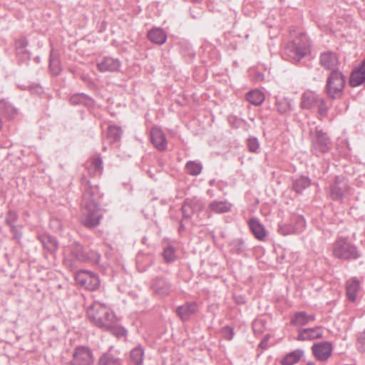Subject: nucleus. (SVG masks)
<instances>
[{
	"mask_svg": "<svg viewBox=\"0 0 365 365\" xmlns=\"http://www.w3.org/2000/svg\"><path fill=\"white\" fill-rule=\"evenodd\" d=\"M98 365H122L121 359L110 350L102 354L98 360Z\"/></svg>",
	"mask_w": 365,
	"mask_h": 365,
	"instance_id": "20",
	"label": "nucleus"
},
{
	"mask_svg": "<svg viewBox=\"0 0 365 365\" xmlns=\"http://www.w3.org/2000/svg\"><path fill=\"white\" fill-rule=\"evenodd\" d=\"M197 303L194 302H187L178 307L176 309V313L181 320L185 322L187 321L192 314H195L197 312Z\"/></svg>",
	"mask_w": 365,
	"mask_h": 365,
	"instance_id": "16",
	"label": "nucleus"
},
{
	"mask_svg": "<svg viewBox=\"0 0 365 365\" xmlns=\"http://www.w3.org/2000/svg\"><path fill=\"white\" fill-rule=\"evenodd\" d=\"M312 349L314 356L319 361H324L327 360L331 355L332 346L330 342L322 341L314 344Z\"/></svg>",
	"mask_w": 365,
	"mask_h": 365,
	"instance_id": "12",
	"label": "nucleus"
},
{
	"mask_svg": "<svg viewBox=\"0 0 365 365\" xmlns=\"http://www.w3.org/2000/svg\"><path fill=\"white\" fill-rule=\"evenodd\" d=\"M148 39L154 43L162 45L167 40L165 32L160 28H154L148 33Z\"/></svg>",
	"mask_w": 365,
	"mask_h": 365,
	"instance_id": "21",
	"label": "nucleus"
},
{
	"mask_svg": "<svg viewBox=\"0 0 365 365\" xmlns=\"http://www.w3.org/2000/svg\"><path fill=\"white\" fill-rule=\"evenodd\" d=\"M290 324L296 327H302L308 324L307 314L305 312H296L291 319Z\"/></svg>",
	"mask_w": 365,
	"mask_h": 365,
	"instance_id": "37",
	"label": "nucleus"
},
{
	"mask_svg": "<svg viewBox=\"0 0 365 365\" xmlns=\"http://www.w3.org/2000/svg\"><path fill=\"white\" fill-rule=\"evenodd\" d=\"M2 127V123H1V120L0 119V129Z\"/></svg>",
	"mask_w": 365,
	"mask_h": 365,
	"instance_id": "58",
	"label": "nucleus"
},
{
	"mask_svg": "<svg viewBox=\"0 0 365 365\" xmlns=\"http://www.w3.org/2000/svg\"><path fill=\"white\" fill-rule=\"evenodd\" d=\"M49 68L53 76H58L61 71V67L58 56L51 53L49 60Z\"/></svg>",
	"mask_w": 365,
	"mask_h": 365,
	"instance_id": "38",
	"label": "nucleus"
},
{
	"mask_svg": "<svg viewBox=\"0 0 365 365\" xmlns=\"http://www.w3.org/2000/svg\"><path fill=\"white\" fill-rule=\"evenodd\" d=\"M181 211L182 213V219L183 220H190L194 213V212L192 210H189V207L186 205V203L184 202L183 205L181 207Z\"/></svg>",
	"mask_w": 365,
	"mask_h": 365,
	"instance_id": "49",
	"label": "nucleus"
},
{
	"mask_svg": "<svg viewBox=\"0 0 365 365\" xmlns=\"http://www.w3.org/2000/svg\"><path fill=\"white\" fill-rule=\"evenodd\" d=\"M356 348L359 352H365V331L359 332L357 334Z\"/></svg>",
	"mask_w": 365,
	"mask_h": 365,
	"instance_id": "45",
	"label": "nucleus"
},
{
	"mask_svg": "<svg viewBox=\"0 0 365 365\" xmlns=\"http://www.w3.org/2000/svg\"><path fill=\"white\" fill-rule=\"evenodd\" d=\"M82 189L81 206L84 209L82 224L88 228L97 227L103 217L99 200L101 195L98 186L91 185L90 181L83 176L81 179Z\"/></svg>",
	"mask_w": 365,
	"mask_h": 365,
	"instance_id": "1",
	"label": "nucleus"
},
{
	"mask_svg": "<svg viewBox=\"0 0 365 365\" xmlns=\"http://www.w3.org/2000/svg\"><path fill=\"white\" fill-rule=\"evenodd\" d=\"M319 101V96L315 93H304L301 97V108L311 109L315 106Z\"/></svg>",
	"mask_w": 365,
	"mask_h": 365,
	"instance_id": "22",
	"label": "nucleus"
},
{
	"mask_svg": "<svg viewBox=\"0 0 365 365\" xmlns=\"http://www.w3.org/2000/svg\"><path fill=\"white\" fill-rule=\"evenodd\" d=\"M304 355L301 349L294 350L286 354L280 361L281 365H294L299 361Z\"/></svg>",
	"mask_w": 365,
	"mask_h": 365,
	"instance_id": "26",
	"label": "nucleus"
},
{
	"mask_svg": "<svg viewBox=\"0 0 365 365\" xmlns=\"http://www.w3.org/2000/svg\"><path fill=\"white\" fill-rule=\"evenodd\" d=\"M359 288L360 282L356 277H352L346 281V294L349 301H356Z\"/></svg>",
	"mask_w": 365,
	"mask_h": 365,
	"instance_id": "19",
	"label": "nucleus"
},
{
	"mask_svg": "<svg viewBox=\"0 0 365 365\" xmlns=\"http://www.w3.org/2000/svg\"><path fill=\"white\" fill-rule=\"evenodd\" d=\"M184 202L189 207V210H192L194 212L203 209V204L199 200L187 199Z\"/></svg>",
	"mask_w": 365,
	"mask_h": 365,
	"instance_id": "42",
	"label": "nucleus"
},
{
	"mask_svg": "<svg viewBox=\"0 0 365 365\" xmlns=\"http://www.w3.org/2000/svg\"><path fill=\"white\" fill-rule=\"evenodd\" d=\"M150 140L153 145L160 151L167 148V140L161 129L154 127L150 130Z\"/></svg>",
	"mask_w": 365,
	"mask_h": 365,
	"instance_id": "14",
	"label": "nucleus"
},
{
	"mask_svg": "<svg viewBox=\"0 0 365 365\" xmlns=\"http://www.w3.org/2000/svg\"><path fill=\"white\" fill-rule=\"evenodd\" d=\"M192 2L199 3L201 2L202 0H191Z\"/></svg>",
	"mask_w": 365,
	"mask_h": 365,
	"instance_id": "56",
	"label": "nucleus"
},
{
	"mask_svg": "<svg viewBox=\"0 0 365 365\" xmlns=\"http://www.w3.org/2000/svg\"><path fill=\"white\" fill-rule=\"evenodd\" d=\"M346 77L339 70H333L329 74L324 88L329 99L341 98L344 95Z\"/></svg>",
	"mask_w": 365,
	"mask_h": 365,
	"instance_id": "4",
	"label": "nucleus"
},
{
	"mask_svg": "<svg viewBox=\"0 0 365 365\" xmlns=\"http://www.w3.org/2000/svg\"><path fill=\"white\" fill-rule=\"evenodd\" d=\"M19 215L16 211L9 210L5 217V224L9 227L15 225V223L18 220Z\"/></svg>",
	"mask_w": 365,
	"mask_h": 365,
	"instance_id": "43",
	"label": "nucleus"
},
{
	"mask_svg": "<svg viewBox=\"0 0 365 365\" xmlns=\"http://www.w3.org/2000/svg\"><path fill=\"white\" fill-rule=\"evenodd\" d=\"M87 170L91 176L101 175L103 170L102 158L99 156L93 158L91 165L87 167Z\"/></svg>",
	"mask_w": 365,
	"mask_h": 365,
	"instance_id": "27",
	"label": "nucleus"
},
{
	"mask_svg": "<svg viewBox=\"0 0 365 365\" xmlns=\"http://www.w3.org/2000/svg\"><path fill=\"white\" fill-rule=\"evenodd\" d=\"M101 255L95 251L90 250L88 252H85L83 260L82 262H88L91 264H97L100 262Z\"/></svg>",
	"mask_w": 365,
	"mask_h": 365,
	"instance_id": "39",
	"label": "nucleus"
},
{
	"mask_svg": "<svg viewBox=\"0 0 365 365\" xmlns=\"http://www.w3.org/2000/svg\"><path fill=\"white\" fill-rule=\"evenodd\" d=\"M120 66V63L118 59L110 57H106L97 63V67L101 72H114L118 71Z\"/></svg>",
	"mask_w": 365,
	"mask_h": 365,
	"instance_id": "17",
	"label": "nucleus"
},
{
	"mask_svg": "<svg viewBox=\"0 0 365 365\" xmlns=\"http://www.w3.org/2000/svg\"><path fill=\"white\" fill-rule=\"evenodd\" d=\"M235 301L238 304H243L246 302L245 298L242 296H235Z\"/></svg>",
	"mask_w": 365,
	"mask_h": 365,
	"instance_id": "52",
	"label": "nucleus"
},
{
	"mask_svg": "<svg viewBox=\"0 0 365 365\" xmlns=\"http://www.w3.org/2000/svg\"><path fill=\"white\" fill-rule=\"evenodd\" d=\"M293 221L295 225L292 223L279 225L278 232L284 236L301 232L305 227L304 219L301 216H297L294 218Z\"/></svg>",
	"mask_w": 365,
	"mask_h": 365,
	"instance_id": "11",
	"label": "nucleus"
},
{
	"mask_svg": "<svg viewBox=\"0 0 365 365\" xmlns=\"http://www.w3.org/2000/svg\"><path fill=\"white\" fill-rule=\"evenodd\" d=\"M64 263L66 266L73 268L76 262H83L85 251L81 245L78 242L72 243L66 250Z\"/></svg>",
	"mask_w": 365,
	"mask_h": 365,
	"instance_id": "10",
	"label": "nucleus"
},
{
	"mask_svg": "<svg viewBox=\"0 0 365 365\" xmlns=\"http://www.w3.org/2000/svg\"><path fill=\"white\" fill-rule=\"evenodd\" d=\"M306 365H314V363L309 361Z\"/></svg>",
	"mask_w": 365,
	"mask_h": 365,
	"instance_id": "57",
	"label": "nucleus"
},
{
	"mask_svg": "<svg viewBox=\"0 0 365 365\" xmlns=\"http://www.w3.org/2000/svg\"><path fill=\"white\" fill-rule=\"evenodd\" d=\"M0 113L8 119H13L17 115V110L5 100H0Z\"/></svg>",
	"mask_w": 365,
	"mask_h": 365,
	"instance_id": "32",
	"label": "nucleus"
},
{
	"mask_svg": "<svg viewBox=\"0 0 365 365\" xmlns=\"http://www.w3.org/2000/svg\"><path fill=\"white\" fill-rule=\"evenodd\" d=\"M259 323V322H254V324H253V329H254V331H256V327L257 326V324Z\"/></svg>",
	"mask_w": 365,
	"mask_h": 365,
	"instance_id": "55",
	"label": "nucleus"
},
{
	"mask_svg": "<svg viewBox=\"0 0 365 365\" xmlns=\"http://www.w3.org/2000/svg\"><path fill=\"white\" fill-rule=\"evenodd\" d=\"M122 130L120 127L116 125H110L107 130V138L110 143L118 142L120 140Z\"/></svg>",
	"mask_w": 365,
	"mask_h": 365,
	"instance_id": "36",
	"label": "nucleus"
},
{
	"mask_svg": "<svg viewBox=\"0 0 365 365\" xmlns=\"http://www.w3.org/2000/svg\"><path fill=\"white\" fill-rule=\"evenodd\" d=\"M269 339V336L268 334L265 335L261 342L259 344V347L263 350H265L268 348V342Z\"/></svg>",
	"mask_w": 365,
	"mask_h": 365,
	"instance_id": "51",
	"label": "nucleus"
},
{
	"mask_svg": "<svg viewBox=\"0 0 365 365\" xmlns=\"http://www.w3.org/2000/svg\"><path fill=\"white\" fill-rule=\"evenodd\" d=\"M311 184V180L308 177L300 176L294 179L292 182V189L297 193H302Z\"/></svg>",
	"mask_w": 365,
	"mask_h": 365,
	"instance_id": "31",
	"label": "nucleus"
},
{
	"mask_svg": "<svg viewBox=\"0 0 365 365\" xmlns=\"http://www.w3.org/2000/svg\"><path fill=\"white\" fill-rule=\"evenodd\" d=\"M321 327L314 328L302 329L299 331L297 336L299 341L313 340L321 339L323 336L322 332L320 331Z\"/></svg>",
	"mask_w": 365,
	"mask_h": 365,
	"instance_id": "18",
	"label": "nucleus"
},
{
	"mask_svg": "<svg viewBox=\"0 0 365 365\" xmlns=\"http://www.w3.org/2000/svg\"><path fill=\"white\" fill-rule=\"evenodd\" d=\"M231 251L237 255H245L247 247L242 238L234 239L230 243Z\"/></svg>",
	"mask_w": 365,
	"mask_h": 365,
	"instance_id": "35",
	"label": "nucleus"
},
{
	"mask_svg": "<svg viewBox=\"0 0 365 365\" xmlns=\"http://www.w3.org/2000/svg\"><path fill=\"white\" fill-rule=\"evenodd\" d=\"M163 257L167 263L173 262L177 258L175 249L173 246H168L163 250Z\"/></svg>",
	"mask_w": 365,
	"mask_h": 365,
	"instance_id": "41",
	"label": "nucleus"
},
{
	"mask_svg": "<svg viewBox=\"0 0 365 365\" xmlns=\"http://www.w3.org/2000/svg\"><path fill=\"white\" fill-rule=\"evenodd\" d=\"M320 64L324 68L328 70H338L337 66L339 60L337 56L330 51L324 52L320 55L319 58Z\"/></svg>",
	"mask_w": 365,
	"mask_h": 365,
	"instance_id": "15",
	"label": "nucleus"
},
{
	"mask_svg": "<svg viewBox=\"0 0 365 365\" xmlns=\"http://www.w3.org/2000/svg\"><path fill=\"white\" fill-rule=\"evenodd\" d=\"M9 227L11 232L13 234V238L19 242L22 236L21 230L16 225H12Z\"/></svg>",
	"mask_w": 365,
	"mask_h": 365,
	"instance_id": "50",
	"label": "nucleus"
},
{
	"mask_svg": "<svg viewBox=\"0 0 365 365\" xmlns=\"http://www.w3.org/2000/svg\"><path fill=\"white\" fill-rule=\"evenodd\" d=\"M314 320H315V315H314V314H311V315L307 314V322L308 323L309 322H313Z\"/></svg>",
	"mask_w": 365,
	"mask_h": 365,
	"instance_id": "53",
	"label": "nucleus"
},
{
	"mask_svg": "<svg viewBox=\"0 0 365 365\" xmlns=\"http://www.w3.org/2000/svg\"><path fill=\"white\" fill-rule=\"evenodd\" d=\"M310 46L308 36L301 33L287 45L285 53L292 60L299 62L310 53Z\"/></svg>",
	"mask_w": 365,
	"mask_h": 365,
	"instance_id": "3",
	"label": "nucleus"
},
{
	"mask_svg": "<svg viewBox=\"0 0 365 365\" xmlns=\"http://www.w3.org/2000/svg\"><path fill=\"white\" fill-rule=\"evenodd\" d=\"M185 230V226L182 224V222L181 221L179 226V231L181 232Z\"/></svg>",
	"mask_w": 365,
	"mask_h": 365,
	"instance_id": "54",
	"label": "nucleus"
},
{
	"mask_svg": "<svg viewBox=\"0 0 365 365\" xmlns=\"http://www.w3.org/2000/svg\"><path fill=\"white\" fill-rule=\"evenodd\" d=\"M318 106V113L321 116H325L327 114L328 108L327 106V101L324 98H320L317 103Z\"/></svg>",
	"mask_w": 365,
	"mask_h": 365,
	"instance_id": "47",
	"label": "nucleus"
},
{
	"mask_svg": "<svg viewBox=\"0 0 365 365\" xmlns=\"http://www.w3.org/2000/svg\"><path fill=\"white\" fill-rule=\"evenodd\" d=\"M76 283L88 290H96L100 287V279L97 274L88 270H79L76 273Z\"/></svg>",
	"mask_w": 365,
	"mask_h": 365,
	"instance_id": "7",
	"label": "nucleus"
},
{
	"mask_svg": "<svg viewBox=\"0 0 365 365\" xmlns=\"http://www.w3.org/2000/svg\"><path fill=\"white\" fill-rule=\"evenodd\" d=\"M309 135L312 140V152L318 155L328 153L331 149V141L329 137L322 129L316 127L311 129Z\"/></svg>",
	"mask_w": 365,
	"mask_h": 365,
	"instance_id": "5",
	"label": "nucleus"
},
{
	"mask_svg": "<svg viewBox=\"0 0 365 365\" xmlns=\"http://www.w3.org/2000/svg\"><path fill=\"white\" fill-rule=\"evenodd\" d=\"M38 240L41 242L44 249L49 252H54L58 249L57 240L48 234H42L38 235Z\"/></svg>",
	"mask_w": 365,
	"mask_h": 365,
	"instance_id": "25",
	"label": "nucleus"
},
{
	"mask_svg": "<svg viewBox=\"0 0 365 365\" xmlns=\"http://www.w3.org/2000/svg\"><path fill=\"white\" fill-rule=\"evenodd\" d=\"M144 349L141 346H137L130 353V361L135 365H142L143 363Z\"/></svg>",
	"mask_w": 365,
	"mask_h": 365,
	"instance_id": "34",
	"label": "nucleus"
},
{
	"mask_svg": "<svg viewBox=\"0 0 365 365\" xmlns=\"http://www.w3.org/2000/svg\"><path fill=\"white\" fill-rule=\"evenodd\" d=\"M250 228L255 235L259 240H262L266 236L264 227L256 218H252L249 221Z\"/></svg>",
	"mask_w": 365,
	"mask_h": 365,
	"instance_id": "24",
	"label": "nucleus"
},
{
	"mask_svg": "<svg viewBox=\"0 0 365 365\" xmlns=\"http://www.w3.org/2000/svg\"><path fill=\"white\" fill-rule=\"evenodd\" d=\"M28 41L26 38H20L16 41L15 46L17 55H21L22 59L28 61L30 59V53L26 50Z\"/></svg>",
	"mask_w": 365,
	"mask_h": 365,
	"instance_id": "30",
	"label": "nucleus"
},
{
	"mask_svg": "<svg viewBox=\"0 0 365 365\" xmlns=\"http://www.w3.org/2000/svg\"><path fill=\"white\" fill-rule=\"evenodd\" d=\"M275 106L277 112L280 114H287L292 110L291 100L282 96L276 97Z\"/></svg>",
	"mask_w": 365,
	"mask_h": 365,
	"instance_id": "23",
	"label": "nucleus"
},
{
	"mask_svg": "<svg viewBox=\"0 0 365 365\" xmlns=\"http://www.w3.org/2000/svg\"><path fill=\"white\" fill-rule=\"evenodd\" d=\"M221 333L225 339L231 340L234 336V330L232 327L226 326L222 328Z\"/></svg>",
	"mask_w": 365,
	"mask_h": 365,
	"instance_id": "48",
	"label": "nucleus"
},
{
	"mask_svg": "<svg viewBox=\"0 0 365 365\" xmlns=\"http://www.w3.org/2000/svg\"><path fill=\"white\" fill-rule=\"evenodd\" d=\"M70 103L72 105H83L89 106L93 104V100L85 93H76L71 96Z\"/></svg>",
	"mask_w": 365,
	"mask_h": 365,
	"instance_id": "29",
	"label": "nucleus"
},
{
	"mask_svg": "<svg viewBox=\"0 0 365 365\" xmlns=\"http://www.w3.org/2000/svg\"><path fill=\"white\" fill-rule=\"evenodd\" d=\"M94 357L92 350L83 346L76 347L73 359L71 361V365H93Z\"/></svg>",
	"mask_w": 365,
	"mask_h": 365,
	"instance_id": "9",
	"label": "nucleus"
},
{
	"mask_svg": "<svg viewBox=\"0 0 365 365\" xmlns=\"http://www.w3.org/2000/svg\"><path fill=\"white\" fill-rule=\"evenodd\" d=\"M185 169L190 175L195 176L201 173L202 166L200 163L195 161H188L186 163Z\"/></svg>",
	"mask_w": 365,
	"mask_h": 365,
	"instance_id": "40",
	"label": "nucleus"
},
{
	"mask_svg": "<svg viewBox=\"0 0 365 365\" xmlns=\"http://www.w3.org/2000/svg\"><path fill=\"white\" fill-rule=\"evenodd\" d=\"M246 98L251 104L259 106L264 101V95L262 91L256 89L248 92Z\"/></svg>",
	"mask_w": 365,
	"mask_h": 365,
	"instance_id": "33",
	"label": "nucleus"
},
{
	"mask_svg": "<svg viewBox=\"0 0 365 365\" xmlns=\"http://www.w3.org/2000/svg\"><path fill=\"white\" fill-rule=\"evenodd\" d=\"M348 180L341 176H335L334 182L330 185V197L334 201L342 200L344 196L349 190Z\"/></svg>",
	"mask_w": 365,
	"mask_h": 365,
	"instance_id": "8",
	"label": "nucleus"
},
{
	"mask_svg": "<svg viewBox=\"0 0 365 365\" xmlns=\"http://www.w3.org/2000/svg\"><path fill=\"white\" fill-rule=\"evenodd\" d=\"M106 330L110 331L117 337L124 336L127 334V331L125 329L121 327H118L115 324V320L113 324V327L111 329H106Z\"/></svg>",
	"mask_w": 365,
	"mask_h": 365,
	"instance_id": "44",
	"label": "nucleus"
},
{
	"mask_svg": "<svg viewBox=\"0 0 365 365\" xmlns=\"http://www.w3.org/2000/svg\"><path fill=\"white\" fill-rule=\"evenodd\" d=\"M88 317L93 323L103 329H111L115 319L113 312L107 307L96 302L87 311Z\"/></svg>",
	"mask_w": 365,
	"mask_h": 365,
	"instance_id": "2",
	"label": "nucleus"
},
{
	"mask_svg": "<svg viewBox=\"0 0 365 365\" xmlns=\"http://www.w3.org/2000/svg\"><path fill=\"white\" fill-rule=\"evenodd\" d=\"M247 145L249 150L252 153H257L259 147L257 138L254 137L247 139Z\"/></svg>",
	"mask_w": 365,
	"mask_h": 365,
	"instance_id": "46",
	"label": "nucleus"
},
{
	"mask_svg": "<svg viewBox=\"0 0 365 365\" xmlns=\"http://www.w3.org/2000/svg\"><path fill=\"white\" fill-rule=\"evenodd\" d=\"M333 255L338 259L351 260L360 257L357 248L345 238H339L334 244Z\"/></svg>",
	"mask_w": 365,
	"mask_h": 365,
	"instance_id": "6",
	"label": "nucleus"
},
{
	"mask_svg": "<svg viewBox=\"0 0 365 365\" xmlns=\"http://www.w3.org/2000/svg\"><path fill=\"white\" fill-rule=\"evenodd\" d=\"M209 209L217 214H222L230 211L231 204L227 201H213L209 204Z\"/></svg>",
	"mask_w": 365,
	"mask_h": 365,
	"instance_id": "28",
	"label": "nucleus"
},
{
	"mask_svg": "<svg viewBox=\"0 0 365 365\" xmlns=\"http://www.w3.org/2000/svg\"><path fill=\"white\" fill-rule=\"evenodd\" d=\"M151 288L156 294L160 296L168 295L171 292L170 283L161 277H157L153 279Z\"/></svg>",
	"mask_w": 365,
	"mask_h": 365,
	"instance_id": "13",
	"label": "nucleus"
}]
</instances>
